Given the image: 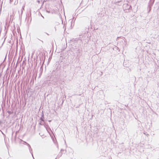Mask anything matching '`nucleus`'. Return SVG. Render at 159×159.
Masks as SVG:
<instances>
[{"mask_svg": "<svg viewBox=\"0 0 159 159\" xmlns=\"http://www.w3.org/2000/svg\"><path fill=\"white\" fill-rule=\"evenodd\" d=\"M38 2H39V0H38Z\"/></svg>", "mask_w": 159, "mask_h": 159, "instance_id": "19", "label": "nucleus"}, {"mask_svg": "<svg viewBox=\"0 0 159 159\" xmlns=\"http://www.w3.org/2000/svg\"><path fill=\"white\" fill-rule=\"evenodd\" d=\"M48 121L49 122H50L51 121V120H48Z\"/></svg>", "mask_w": 159, "mask_h": 159, "instance_id": "14", "label": "nucleus"}, {"mask_svg": "<svg viewBox=\"0 0 159 159\" xmlns=\"http://www.w3.org/2000/svg\"><path fill=\"white\" fill-rule=\"evenodd\" d=\"M26 143L27 145L28 146V147L29 148L30 152V153H31V154L33 159H34V158L33 157V152H32V149L31 148L30 146V145L29 144H28L26 142Z\"/></svg>", "mask_w": 159, "mask_h": 159, "instance_id": "4", "label": "nucleus"}, {"mask_svg": "<svg viewBox=\"0 0 159 159\" xmlns=\"http://www.w3.org/2000/svg\"><path fill=\"white\" fill-rule=\"evenodd\" d=\"M44 126L45 127L46 129L48 131V132L49 133V131H51V129L49 126L47 125H44Z\"/></svg>", "mask_w": 159, "mask_h": 159, "instance_id": "5", "label": "nucleus"}, {"mask_svg": "<svg viewBox=\"0 0 159 159\" xmlns=\"http://www.w3.org/2000/svg\"><path fill=\"white\" fill-rule=\"evenodd\" d=\"M46 34H47L48 35H49V34H48V33H46Z\"/></svg>", "mask_w": 159, "mask_h": 159, "instance_id": "15", "label": "nucleus"}, {"mask_svg": "<svg viewBox=\"0 0 159 159\" xmlns=\"http://www.w3.org/2000/svg\"><path fill=\"white\" fill-rule=\"evenodd\" d=\"M25 7V5H23V6L22 7L21 10V15H22V14H23V11L24 10Z\"/></svg>", "mask_w": 159, "mask_h": 159, "instance_id": "6", "label": "nucleus"}, {"mask_svg": "<svg viewBox=\"0 0 159 159\" xmlns=\"http://www.w3.org/2000/svg\"><path fill=\"white\" fill-rule=\"evenodd\" d=\"M51 138L53 140V142L54 143H56V142H57V141H55L54 138L53 137H51Z\"/></svg>", "mask_w": 159, "mask_h": 159, "instance_id": "10", "label": "nucleus"}, {"mask_svg": "<svg viewBox=\"0 0 159 159\" xmlns=\"http://www.w3.org/2000/svg\"><path fill=\"white\" fill-rule=\"evenodd\" d=\"M120 2V1H118L117 2Z\"/></svg>", "mask_w": 159, "mask_h": 159, "instance_id": "17", "label": "nucleus"}, {"mask_svg": "<svg viewBox=\"0 0 159 159\" xmlns=\"http://www.w3.org/2000/svg\"><path fill=\"white\" fill-rule=\"evenodd\" d=\"M44 114L43 111L42 112L41 116L39 119V120L43 121V122H45V117H44Z\"/></svg>", "mask_w": 159, "mask_h": 159, "instance_id": "3", "label": "nucleus"}, {"mask_svg": "<svg viewBox=\"0 0 159 159\" xmlns=\"http://www.w3.org/2000/svg\"><path fill=\"white\" fill-rule=\"evenodd\" d=\"M0 130L1 131L2 134L4 136H5V134L2 131H1V130Z\"/></svg>", "mask_w": 159, "mask_h": 159, "instance_id": "12", "label": "nucleus"}, {"mask_svg": "<svg viewBox=\"0 0 159 159\" xmlns=\"http://www.w3.org/2000/svg\"><path fill=\"white\" fill-rule=\"evenodd\" d=\"M123 8L125 10L127 11L126 12H129L131 10L132 7L131 5L127 4L124 5Z\"/></svg>", "mask_w": 159, "mask_h": 159, "instance_id": "2", "label": "nucleus"}, {"mask_svg": "<svg viewBox=\"0 0 159 159\" xmlns=\"http://www.w3.org/2000/svg\"><path fill=\"white\" fill-rule=\"evenodd\" d=\"M155 0H150L148 3V5L147 7L148 10V12L149 13L152 9V6Z\"/></svg>", "mask_w": 159, "mask_h": 159, "instance_id": "1", "label": "nucleus"}, {"mask_svg": "<svg viewBox=\"0 0 159 159\" xmlns=\"http://www.w3.org/2000/svg\"><path fill=\"white\" fill-rule=\"evenodd\" d=\"M42 43H43V41H41Z\"/></svg>", "mask_w": 159, "mask_h": 159, "instance_id": "18", "label": "nucleus"}, {"mask_svg": "<svg viewBox=\"0 0 159 159\" xmlns=\"http://www.w3.org/2000/svg\"><path fill=\"white\" fill-rule=\"evenodd\" d=\"M63 153L62 152H60L59 153V154L57 155V157L58 158H59V157H60L62 155Z\"/></svg>", "mask_w": 159, "mask_h": 159, "instance_id": "9", "label": "nucleus"}, {"mask_svg": "<svg viewBox=\"0 0 159 159\" xmlns=\"http://www.w3.org/2000/svg\"><path fill=\"white\" fill-rule=\"evenodd\" d=\"M46 11L48 13H50V11H48L47 10H46Z\"/></svg>", "mask_w": 159, "mask_h": 159, "instance_id": "11", "label": "nucleus"}, {"mask_svg": "<svg viewBox=\"0 0 159 159\" xmlns=\"http://www.w3.org/2000/svg\"><path fill=\"white\" fill-rule=\"evenodd\" d=\"M64 150L63 149H61V151H64Z\"/></svg>", "mask_w": 159, "mask_h": 159, "instance_id": "13", "label": "nucleus"}, {"mask_svg": "<svg viewBox=\"0 0 159 159\" xmlns=\"http://www.w3.org/2000/svg\"><path fill=\"white\" fill-rule=\"evenodd\" d=\"M148 135H149V134H147V136H148Z\"/></svg>", "mask_w": 159, "mask_h": 159, "instance_id": "16", "label": "nucleus"}, {"mask_svg": "<svg viewBox=\"0 0 159 159\" xmlns=\"http://www.w3.org/2000/svg\"><path fill=\"white\" fill-rule=\"evenodd\" d=\"M29 16V17H31V8L29 9V13L28 14Z\"/></svg>", "mask_w": 159, "mask_h": 159, "instance_id": "7", "label": "nucleus"}, {"mask_svg": "<svg viewBox=\"0 0 159 159\" xmlns=\"http://www.w3.org/2000/svg\"><path fill=\"white\" fill-rule=\"evenodd\" d=\"M42 122H43V121L39 120V124L41 125H44H44L43 124V123Z\"/></svg>", "mask_w": 159, "mask_h": 159, "instance_id": "8", "label": "nucleus"}]
</instances>
